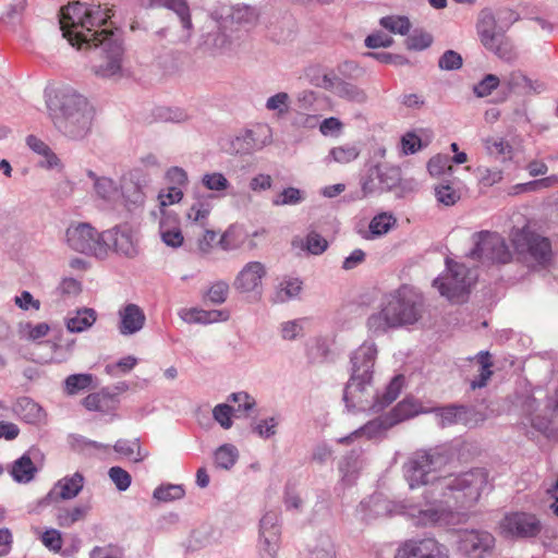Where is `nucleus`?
I'll return each instance as SVG.
<instances>
[{
  "label": "nucleus",
  "mask_w": 558,
  "mask_h": 558,
  "mask_svg": "<svg viewBox=\"0 0 558 558\" xmlns=\"http://www.w3.org/2000/svg\"><path fill=\"white\" fill-rule=\"evenodd\" d=\"M432 43L433 36L426 32H414L405 40L409 50H423L428 48Z\"/></svg>",
  "instance_id": "obj_57"
},
{
  "label": "nucleus",
  "mask_w": 558,
  "mask_h": 558,
  "mask_svg": "<svg viewBox=\"0 0 558 558\" xmlns=\"http://www.w3.org/2000/svg\"><path fill=\"white\" fill-rule=\"evenodd\" d=\"M494 546L495 537L486 531H464L460 536V549L470 558H483Z\"/></svg>",
  "instance_id": "obj_17"
},
{
  "label": "nucleus",
  "mask_w": 558,
  "mask_h": 558,
  "mask_svg": "<svg viewBox=\"0 0 558 558\" xmlns=\"http://www.w3.org/2000/svg\"><path fill=\"white\" fill-rule=\"evenodd\" d=\"M118 398L105 390L89 393L83 399V405L88 411H97L102 414H111L118 407Z\"/></svg>",
  "instance_id": "obj_27"
},
{
  "label": "nucleus",
  "mask_w": 558,
  "mask_h": 558,
  "mask_svg": "<svg viewBox=\"0 0 558 558\" xmlns=\"http://www.w3.org/2000/svg\"><path fill=\"white\" fill-rule=\"evenodd\" d=\"M378 354L374 341H364L350 355V378L343 389V401L349 411L378 413L390 405L403 387V375H396L383 391H374V367Z\"/></svg>",
  "instance_id": "obj_3"
},
{
  "label": "nucleus",
  "mask_w": 558,
  "mask_h": 558,
  "mask_svg": "<svg viewBox=\"0 0 558 558\" xmlns=\"http://www.w3.org/2000/svg\"><path fill=\"white\" fill-rule=\"evenodd\" d=\"M227 400L236 404V408H234L235 414L241 412L247 413L256 405L255 399L245 391L232 392Z\"/></svg>",
  "instance_id": "obj_51"
},
{
  "label": "nucleus",
  "mask_w": 558,
  "mask_h": 558,
  "mask_svg": "<svg viewBox=\"0 0 558 558\" xmlns=\"http://www.w3.org/2000/svg\"><path fill=\"white\" fill-rule=\"evenodd\" d=\"M501 530L507 536L533 537L541 532V522L531 513L513 512L504 518Z\"/></svg>",
  "instance_id": "obj_15"
},
{
  "label": "nucleus",
  "mask_w": 558,
  "mask_h": 558,
  "mask_svg": "<svg viewBox=\"0 0 558 558\" xmlns=\"http://www.w3.org/2000/svg\"><path fill=\"white\" fill-rule=\"evenodd\" d=\"M423 313V296L411 288L401 287L384 298L380 311L367 318L366 326L373 335H383L389 329L417 323Z\"/></svg>",
  "instance_id": "obj_4"
},
{
  "label": "nucleus",
  "mask_w": 558,
  "mask_h": 558,
  "mask_svg": "<svg viewBox=\"0 0 558 558\" xmlns=\"http://www.w3.org/2000/svg\"><path fill=\"white\" fill-rule=\"evenodd\" d=\"M474 247L470 256L482 262L507 264L512 254L506 240L496 232L480 231L473 234Z\"/></svg>",
  "instance_id": "obj_8"
},
{
  "label": "nucleus",
  "mask_w": 558,
  "mask_h": 558,
  "mask_svg": "<svg viewBox=\"0 0 558 558\" xmlns=\"http://www.w3.org/2000/svg\"><path fill=\"white\" fill-rule=\"evenodd\" d=\"M232 19L236 23L252 25L257 21L258 14L254 8L243 5L233 10Z\"/></svg>",
  "instance_id": "obj_63"
},
{
  "label": "nucleus",
  "mask_w": 558,
  "mask_h": 558,
  "mask_svg": "<svg viewBox=\"0 0 558 558\" xmlns=\"http://www.w3.org/2000/svg\"><path fill=\"white\" fill-rule=\"evenodd\" d=\"M488 485V472L475 468L433 482L423 493V502L405 504L404 513L416 526H446L454 523L452 508L474 506Z\"/></svg>",
  "instance_id": "obj_2"
},
{
  "label": "nucleus",
  "mask_w": 558,
  "mask_h": 558,
  "mask_svg": "<svg viewBox=\"0 0 558 558\" xmlns=\"http://www.w3.org/2000/svg\"><path fill=\"white\" fill-rule=\"evenodd\" d=\"M500 84V80L495 74H487L474 87L473 92L477 97H486L492 94Z\"/></svg>",
  "instance_id": "obj_55"
},
{
  "label": "nucleus",
  "mask_w": 558,
  "mask_h": 558,
  "mask_svg": "<svg viewBox=\"0 0 558 558\" xmlns=\"http://www.w3.org/2000/svg\"><path fill=\"white\" fill-rule=\"evenodd\" d=\"M97 312L90 307H82L70 312L64 318L69 332L78 333L88 330L97 320Z\"/></svg>",
  "instance_id": "obj_25"
},
{
  "label": "nucleus",
  "mask_w": 558,
  "mask_h": 558,
  "mask_svg": "<svg viewBox=\"0 0 558 558\" xmlns=\"http://www.w3.org/2000/svg\"><path fill=\"white\" fill-rule=\"evenodd\" d=\"M54 126L71 140L84 138L92 129L93 109L76 113H50Z\"/></svg>",
  "instance_id": "obj_12"
},
{
  "label": "nucleus",
  "mask_w": 558,
  "mask_h": 558,
  "mask_svg": "<svg viewBox=\"0 0 558 558\" xmlns=\"http://www.w3.org/2000/svg\"><path fill=\"white\" fill-rule=\"evenodd\" d=\"M151 182L143 169L136 168L129 173V179L122 183V193L125 199L134 205H141L145 199V189Z\"/></svg>",
  "instance_id": "obj_21"
},
{
  "label": "nucleus",
  "mask_w": 558,
  "mask_h": 558,
  "mask_svg": "<svg viewBox=\"0 0 558 558\" xmlns=\"http://www.w3.org/2000/svg\"><path fill=\"white\" fill-rule=\"evenodd\" d=\"M271 142V130L268 125H257L252 130H245L235 137L233 143L238 153L248 154L268 145Z\"/></svg>",
  "instance_id": "obj_19"
},
{
  "label": "nucleus",
  "mask_w": 558,
  "mask_h": 558,
  "mask_svg": "<svg viewBox=\"0 0 558 558\" xmlns=\"http://www.w3.org/2000/svg\"><path fill=\"white\" fill-rule=\"evenodd\" d=\"M277 426H278V421L276 417L272 416V417L264 418V420L258 421L253 426V433L258 435L260 438L268 439V438L272 437L274 435H276Z\"/></svg>",
  "instance_id": "obj_58"
},
{
  "label": "nucleus",
  "mask_w": 558,
  "mask_h": 558,
  "mask_svg": "<svg viewBox=\"0 0 558 558\" xmlns=\"http://www.w3.org/2000/svg\"><path fill=\"white\" fill-rule=\"evenodd\" d=\"M396 558H448L447 549L434 538L405 542Z\"/></svg>",
  "instance_id": "obj_16"
},
{
  "label": "nucleus",
  "mask_w": 558,
  "mask_h": 558,
  "mask_svg": "<svg viewBox=\"0 0 558 558\" xmlns=\"http://www.w3.org/2000/svg\"><path fill=\"white\" fill-rule=\"evenodd\" d=\"M118 329L121 335L130 336L143 329L146 316L144 311L134 303H129L122 306L119 312Z\"/></svg>",
  "instance_id": "obj_22"
},
{
  "label": "nucleus",
  "mask_w": 558,
  "mask_h": 558,
  "mask_svg": "<svg viewBox=\"0 0 558 558\" xmlns=\"http://www.w3.org/2000/svg\"><path fill=\"white\" fill-rule=\"evenodd\" d=\"M305 199L304 192L300 189L289 186L277 194L271 203L274 206L298 205Z\"/></svg>",
  "instance_id": "obj_40"
},
{
  "label": "nucleus",
  "mask_w": 558,
  "mask_h": 558,
  "mask_svg": "<svg viewBox=\"0 0 558 558\" xmlns=\"http://www.w3.org/2000/svg\"><path fill=\"white\" fill-rule=\"evenodd\" d=\"M89 508L87 506H76L73 508H61L57 512L58 524L62 527H70L75 522L82 520Z\"/></svg>",
  "instance_id": "obj_38"
},
{
  "label": "nucleus",
  "mask_w": 558,
  "mask_h": 558,
  "mask_svg": "<svg viewBox=\"0 0 558 558\" xmlns=\"http://www.w3.org/2000/svg\"><path fill=\"white\" fill-rule=\"evenodd\" d=\"M203 45L208 51L216 54L226 51L230 47L231 43L229 36L221 29L217 28L213 32H208L204 36Z\"/></svg>",
  "instance_id": "obj_34"
},
{
  "label": "nucleus",
  "mask_w": 558,
  "mask_h": 558,
  "mask_svg": "<svg viewBox=\"0 0 558 558\" xmlns=\"http://www.w3.org/2000/svg\"><path fill=\"white\" fill-rule=\"evenodd\" d=\"M111 10L100 4L73 2L60 13V28L71 46L99 49L100 61L93 64L94 73L104 78L121 73L123 60L122 40L118 33L101 28L111 19Z\"/></svg>",
  "instance_id": "obj_1"
},
{
  "label": "nucleus",
  "mask_w": 558,
  "mask_h": 558,
  "mask_svg": "<svg viewBox=\"0 0 558 558\" xmlns=\"http://www.w3.org/2000/svg\"><path fill=\"white\" fill-rule=\"evenodd\" d=\"M239 458V451L235 446L225 444L220 446L214 454L215 465L219 469L230 470Z\"/></svg>",
  "instance_id": "obj_36"
},
{
  "label": "nucleus",
  "mask_w": 558,
  "mask_h": 558,
  "mask_svg": "<svg viewBox=\"0 0 558 558\" xmlns=\"http://www.w3.org/2000/svg\"><path fill=\"white\" fill-rule=\"evenodd\" d=\"M232 415L239 416L234 413V408L228 403H219L213 409L214 420L223 428L229 429L232 427Z\"/></svg>",
  "instance_id": "obj_48"
},
{
  "label": "nucleus",
  "mask_w": 558,
  "mask_h": 558,
  "mask_svg": "<svg viewBox=\"0 0 558 558\" xmlns=\"http://www.w3.org/2000/svg\"><path fill=\"white\" fill-rule=\"evenodd\" d=\"M476 173L480 183L484 186H492L502 179V171L497 168L478 167Z\"/></svg>",
  "instance_id": "obj_61"
},
{
  "label": "nucleus",
  "mask_w": 558,
  "mask_h": 558,
  "mask_svg": "<svg viewBox=\"0 0 558 558\" xmlns=\"http://www.w3.org/2000/svg\"><path fill=\"white\" fill-rule=\"evenodd\" d=\"M37 472V468L27 453L14 461L11 468V475L17 483H29Z\"/></svg>",
  "instance_id": "obj_29"
},
{
  "label": "nucleus",
  "mask_w": 558,
  "mask_h": 558,
  "mask_svg": "<svg viewBox=\"0 0 558 558\" xmlns=\"http://www.w3.org/2000/svg\"><path fill=\"white\" fill-rule=\"evenodd\" d=\"M441 426L452 424H464L470 425L473 417L476 415V411L473 408L466 405H448L438 410Z\"/></svg>",
  "instance_id": "obj_26"
},
{
  "label": "nucleus",
  "mask_w": 558,
  "mask_h": 558,
  "mask_svg": "<svg viewBox=\"0 0 558 558\" xmlns=\"http://www.w3.org/2000/svg\"><path fill=\"white\" fill-rule=\"evenodd\" d=\"M92 374H73L66 377L65 390L69 395H75L81 390L87 389L92 386Z\"/></svg>",
  "instance_id": "obj_44"
},
{
  "label": "nucleus",
  "mask_w": 558,
  "mask_h": 558,
  "mask_svg": "<svg viewBox=\"0 0 558 558\" xmlns=\"http://www.w3.org/2000/svg\"><path fill=\"white\" fill-rule=\"evenodd\" d=\"M150 7L163 8L175 13L180 20L183 31L186 32L185 40H189L192 36L193 23L191 9L187 0H150Z\"/></svg>",
  "instance_id": "obj_24"
},
{
  "label": "nucleus",
  "mask_w": 558,
  "mask_h": 558,
  "mask_svg": "<svg viewBox=\"0 0 558 558\" xmlns=\"http://www.w3.org/2000/svg\"><path fill=\"white\" fill-rule=\"evenodd\" d=\"M484 143L489 155L501 156L504 160L511 158L512 147L504 138L488 137Z\"/></svg>",
  "instance_id": "obj_47"
},
{
  "label": "nucleus",
  "mask_w": 558,
  "mask_h": 558,
  "mask_svg": "<svg viewBox=\"0 0 558 558\" xmlns=\"http://www.w3.org/2000/svg\"><path fill=\"white\" fill-rule=\"evenodd\" d=\"M515 251L534 265L547 266L553 258L550 241L530 230H519L512 239Z\"/></svg>",
  "instance_id": "obj_9"
},
{
  "label": "nucleus",
  "mask_w": 558,
  "mask_h": 558,
  "mask_svg": "<svg viewBox=\"0 0 558 558\" xmlns=\"http://www.w3.org/2000/svg\"><path fill=\"white\" fill-rule=\"evenodd\" d=\"M450 169V158L446 155L434 156L427 163V170L433 177H438L445 173L446 170Z\"/></svg>",
  "instance_id": "obj_64"
},
{
  "label": "nucleus",
  "mask_w": 558,
  "mask_h": 558,
  "mask_svg": "<svg viewBox=\"0 0 558 558\" xmlns=\"http://www.w3.org/2000/svg\"><path fill=\"white\" fill-rule=\"evenodd\" d=\"M104 253L107 247L113 250L125 257L133 258L138 254L137 238L133 229L128 226H118L104 232Z\"/></svg>",
  "instance_id": "obj_14"
},
{
  "label": "nucleus",
  "mask_w": 558,
  "mask_h": 558,
  "mask_svg": "<svg viewBox=\"0 0 558 558\" xmlns=\"http://www.w3.org/2000/svg\"><path fill=\"white\" fill-rule=\"evenodd\" d=\"M502 83L507 86L509 92L524 95L529 77L521 71H512L504 76Z\"/></svg>",
  "instance_id": "obj_46"
},
{
  "label": "nucleus",
  "mask_w": 558,
  "mask_h": 558,
  "mask_svg": "<svg viewBox=\"0 0 558 558\" xmlns=\"http://www.w3.org/2000/svg\"><path fill=\"white\" fill-rule=\"evenodd\" d=\"M421 403L413 397H405L389 413L391 421H396V425L402 421L409 420L422 412Z\"/></svg>",
  "instance_id": "obj_28"
},
{
  "label": "nucleus",
  "mask_w": 558,
  "mask_h": 558,
  "mask_svg": "<svg viewBox=\"0 0 558 558\" xmlns=\"http://www.w3.org/2000/svg\"><path fill=\"white\" fill-rule=\"evenodd\" d=\"M435 197L445 206H452L460 199V193L449 183H440L435 186Z\"/></svg>",
  "instance_id": "obj_43"
},
{
  "label": "nucleus",
  "mask_w": 558,
  "mask_h": 558,
  "mask_svg": "<svg viewBox=\"0 0 558 558\" xmlns=\"http://www.w3.org/2000/svg\"><path fill=\"white\" fill-rule=\"evenodd\" d=\"M447 272L437 277L433 284L442 296L454 303L465 301L471 286L475 282L476 275L464 265L446 260Z\"/></svg>",
  "instance_id": "obj_5"
},
{
  "label": "nucleus",
  "mask_w": 558,
  "mask_h": 558,
  "mask_svg": "<svg viewBox=\"0 0 558 558\" xmlns=\"http://www.w3.org/2000/svg\"><path fill=\"white\" fill-rule=\"evenodd\" d=\"M26 144L34 153L41 155L45 160L40 162L41 167L47 169L54 168L59 165V158L57 155L50 149V147L40 138L35 135H28L26 137Z\"/></svg>",
  "instance_id": "obj_31"
},
{
  "label": "nucleus",
  "mask_w": 558,
  "mask_h": 558,
  "mask_svg": "<svg viewBox=\"0 0 558 558\" xmlns=\"http://www.w3.org/2000/svg\"><path fill=\"white\" fill-rule=\"evenodd\" d=\"M396 223V218L391 214L381 213L375 216L369 222V231L373 235H383L387 233Z\"/></svg>",
  "instance_id": "obj_45"
},
{
  "label": "nucleus",
  "mask_w": 558,
  "mask_h": 558,
  "mask_svg": "<svg viewBox=\"0 0 558 558\" xmlns=\"http://www.w3.org/2000/svg\"><path fill=\"white\" fill-rule=\"evenodd\" d=\"M49 330L50 326L47 323H39L37 325H33L29 322L20 323L17 328L19 336L29 341H36L46 337Z\"/></svg>",
  "instance_id": "obj_39"
},
{
  "label": "nucleus",
  "mask_w": 558,
  "mask_h": 558,
  "mask_svg": "<svg viewBox=\"0 0 558 558\" xmlns=\"http://www.w3.org/2000/svg\"><path fill=\"white\" fill-rule=\"evenodd\" d=\"M396 425V421H391V417L387 414L385 416H378L360 428L352 432L349 436L338 439L340 444H349L353 438L359 436H365L367 439H377L385 435V433Z\"/></svg>",
  "instance_id": "obj_23"
},
{
  "label": "nucleus",
  "mask_w": 558,
  "mask_h": 558,
  "mask_svg": "<svg viewBox=\"0 0 558 558\" xmlns=\"http://www.w3.org/2000/svg\"><path fill=\"white\" fill-rule=\"evenodd\" d=\"M68 245L75 252L86 255L104 253V233H99L87 222L72 223L66 229Z\"/></svg>",
  "instance_id": "obj_10"
},
{
  "label": "nucleus",
  "mask_w": 558,
  "mask_h": 558,
  "mask_svg": "<svg viewBox=\"0 0 558 558\" xmlns=\"http://www.w3.org/2000/svg\"><path fill=\"white\" fill-rule=\"evenodd\" d=\"M108 475L110 480L113 482L118 490L124 492L126 490L132 482V477L128 471L122 469L121 466H112L108 471Z\"/></svg>",
  "instance_id": "obj_56"
},
{
  "label": "nucleus",
  "mask_w": 558,
  "mask_h": 558,
  "mask_svg": "<svg viewBox=\"0 0 558 558\" xmlns=\"http://www.w3.org/2000/svg\"><path fill=\"white\" fill-rule=\"evenodd\" d=\"M185 490L182 485H161L154 490V498L160 501H172L183 498Z\"/></svg>",
  "instance_id": "obj_49"
},
{
  "label": "nucleus",
  "mask_w": 558,
  "mask_h": 558,
  "mask_svg": "<svg viewBox=\"0 0 558 558\" xmlns=\"http://www.w3.org/2000/svg\"><path fill=\"white\" fill-rule=\"evenodd\" d=\"M335 95L350 101L364 102L366 100V94L364 90L343 80H341L340 83H337V90Z\"/></svg>",
  "instance_id": "obj_41"
},
{
  "label": "nucleus",
  "mask_w": 558,
  "mask_h": 558,
  "mask_svg": "<svg viewBox=\"0 0 558 558\" xmlns=\"http://www.w3.org/2000/svg\"><path fill=\"white\" fill-rule=\"evenodd\" d=\"M50 113H76L92 110L87 99L71 87H61L54 90L53 96L47 99Z\"/></svg>",
  "instance_id": "obj_13"
},
{
  "label": "nucleus",
  "mask_w": 558,
  "mask_h": 558,
  "mask_svg": "<svg viewBox=\"0 0 558 558\" xmlns=\"http://www.w3.org/2000/svg\"><path fill=\"white\" fill-rule=\"evenodd\" d=\"M279 514L277 511H268L260 519L259 534L260 537H267V535L274 533L279 536L280 531L278 526Z\"/></svg>",
  "instance_id": "obj_52"
},
{
  "label": "nucleus",
  "mask_w": 558,
  "mask_h": 558,
  "mask_svg": "<svg viewBox=\"0 0 558 558\" xmlns=\"http://www.w3.org/2000/svg\"><path fill=\"white\" fill-rule=\"evenodd\" d=\"M361 453L356 450H352L348 456L340 462L339 470L342 473L343 481L351 483L362 466L360 460Z\"/></svg>",
  "instance_id": "obj_37"
},
{
  "label": "nucleus",
  "mask_w": 558,
  "mask_h": 558,
  "mask_svg": "<svg viewBox=\"0 0 558 558\" xmlns=\"http://www.w3.org/2000/svg\"><path fill=\"white\" fill-rule=\"evenodd\" d=\"M113 449L116 452L132 460L133 462H141L148 457V451L143 449L138 438L134 439H119Z\"/></svg>",
  "instance_id": "obj_30"
},
{
  "label": "nucleus",
  "mask_w": 558,
  "mask_h": 558,
  "mask_svg": "<svg viewBox=\"0 0 558 558\" xmlns=\"http://www.w3.org/2000/svg\"><path fill=\"white\" fill-rule=\"evenodd\" d=\"M302 290V281L298 278L283 279L272 296L274 303H286L296 298Z\"/></svg>",
  "instance_id": "obj_32"
},
{
  "label": "nucleus",
  "mask_w": 558,
  "mask_h": 558,
  "mask_svg": "<svg viewBox=\"0 0 558 558\" xmlns=\"http://www.w3.org/2000/svg\"><path fill=\"white\" fill-rule=\"evenodd\" d=\"M266 274L267 271L264 264L260 262H250L235 277L233 287L235 290L243 293L258 291Z\"/></svg>",
  "instance_id": "obj_20"
},
{
  "label": "nucleus",
  "mask_w": 558,
  "mask_h": 558,
  "mask_svg": "<svg viewBox=\"0 0 558 558\" xmlns=\"http://www.w3.org/2000/svg\"><path fill=\"white\" fill-rule=\"evenodd\" d=\"M279 536L277 534H269L267 537L259 538V555L260 558H275L278 549Z\"/></svg>",
  "instance_id": "obj_62"
},
{
  "label": "nucleus",
  "mask_w": 558,
  "mask_h": 558,
  "mask_svg": "<svg viewBox=\"0 0 558 558\" xmlns=\"http://www.w3.org/2000/svg\"><path fill=\"white\" fill-rule=\"evenodd\" d=\"M360 155V150L354 145H344L333 147L329 151V156L339 163H348L355 160Z\"/></svg>",
  "instance_id": "obj_50"
},
{
  "label": "nucleus",
  "mask_w": 558,
  "mask_h": 558,
  "mask_svg": "<svg viewBox=\"0 0 558 558\" xmlns=\"http://www.w3.org/2000/svg\"><path fill=\"white\" fill-rule=\"evenodd\" d=\"M442 463V457L435 451L418 450L412 453L403 464V475L410 488L429 486L439 480L436 472Z\"/></svg>",
  "instance_id": "obj_6"
},
{
  "label": "nucleus",
  "mask_w": 558,
  "mask_h": 558,
  "mask_svg": "<svg viewBox=\"0 0 558 558\" xmlns=\"http://www.w3.org/2000/svg\"><path fill=\"white\" fill-rule=\"evenodd\" d=\"M289 95L287 93H278L269 97L266 101V109L276 111L279 116L288 112L289 109Z\"/></svg>",
  "instance_id": "obj_59"
},
{
  "label": "nucleus",
  "mask_w": 558,
  "mask_h": 558,
  "mask_svg": "<svg viewBox=\"0 0 558 558\" xmlns=\"http://www.w3.org/2000/svg\"><path fill=\"white\" fill-rule=\"evenodd\" d=\"M475 359L480 364V369L478 375L471 381V388L473 390L485 387L493 375V362L490 360V354L488 351L478 352Z\"/></svg>",
  "instance_id": "obj_33"
},
{
  "label": "nucleus",
  "mask_w": 558,
  "mask_h": 558,
  "mask_svg": "<svg viewBox=\"0 0 558 558\" xmlns=\"http://www.w3.org/2000/svg\"><path fill=\"white\" fill-rule=\"evenodd\" d=\"M401 182V169L389 165H375L367 170L362 179L363 196L374 193L377 189L391 191Z\"/></svg>",
  "instance_id": "obj_11"
},
{
  "label": "nucleus",
  "mask_w": 558,
  "mask_h": 558,
  "mask_svg": "<svg viewBox=\"0 0 558 558\" xmlns=\"http://www.w3.org/2000/svg\"><path fill=\"white\" fill-rule=\"evenodd\" d=\"M170 217L161 219L159 225L160 236L166 245L179 247L183 243L182 232L177 225L170 226Z\"/></svg>",
  "instance_id": "obj_35"
},
{
  "label": "nucleus",
  "mask_w": 558,
  "mask_h": 558,
  "mask_svg": "<svg viewBox=\"0 0 558 558\" xmlns=\"http://www.w3.org/2000/svg\"><path fill=\"white\" fill-rule=\"evenodd\" d=\"M477 34L482 45L505 61L515 59L513 46L505 33L497 28L496 20L490 11H483L477 23Z\"/></svg>",
  "instance_id": "obj_7"
},
{
  "label": "nucleus",
  "mask_w": 558,
  "mask_h": 558,
  "mask_svg": "<svg viewBox=\"0 0 558 558\" xmlns=\"http://www.w3.org/2000/svg\"><path fill=\"white\" fill-rule=\"evenodd\" d=\"M462 57L454 50L445 51L438 60V66L445 71L458 70L462 66Z\"/></svg>",
  "instance_id": "obj_60"
},
{
  "label": "nucleus",
  "mask_w": 558,
  "mask_h": 558,
  "mask_svg": "<svg viewBox=\"0 0 558 558\" xmlns=\"http://www.w3.org/2000/svg\"><path fill=\"white\" fill-rule=\"evenodd\" d=\"M380 25L391 33L405 35L409 33L411 23L405 16H384L379 21Z\"/></svg>",
  "instance_id": "obj_42"
},
{
  "label": "nucleus",
  "mask_w": 558,
  "mask_h": 558,
  "mask_svg": "<svg viewBox=\"0 0 558 558\" xmlns=\"http://www.w3.org/2000/svg\"><path fill=\"white\" fill-rule=\"evenodd\" d=\"M229 294V284L225 281L213 283L206 292L205 298L213 304L219 305L226 302Z\"/></svg>",
  "instance_id": "obj_53"
},
{
  "label": "nucleus",
  "mask_w": 558,
  "mask_h": 558,
  "mask_svg": "<svg viewBox=\"0 0 558 558\" xmlns=\"http://www.w3.org/2000/svg\"><path fill=\"white\" fill-rule=\"evenodd\" d=\"M202 183L207 190L216 192L225 191L230 185L227 178L220 172L205 173Z\"/></svg>",
  "instance_id": "obj_54"
},
{
  "label": "nucleus",
  "mask_w": 558,
  "mask_h": 558,
  "mask_svg": "<svg viewBox=\"0 0 558 558\" xmlns=\"http://www.w3.org/2000/svg\"><path fill=\"white\" fill-rule=\"evenodd\" d=\"M84 486V476L76 472L71 476H64L59 480L47 496L40 501V505H49L58 500H69L75 498Z\"/></svg>",
  "instance_id": "obj_18"
}]
</instances>
